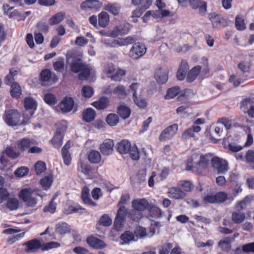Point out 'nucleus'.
Here are the masks:
<instances>
[{
  "label": "nucleus",
  "instance_id": "36",
  "mask_svg": "<svg viewBox=\"0 0 254 254\" xmlns=\"http://www.w3.org/2000/svg\"><path fill=\"white\" fill-rule=\"evenodd\" d=\"M56 231L61 235H64L70 232V226L64 222H59L55 227Z\"/></svg>",
  "mask_w": 254,
  "mask_h": 254
},
{
  "label": "nucleus",
  "instance_id": "17",
  "mask_svg": "<svg viewBox=\"0 0 254 254\" xmlns=\"http://www.w3.org/2000/svg\"><path fill=\"white\" fill-rule=\"evenodd\" d=\"M189 4L193 9H198L199 13L204 15L207 10V3L201 0H189Z\"/></svg>",
  "mask_w": 254,
  "mask_h": 254
},
{
  "label": "nucleus",
  "instance_id": "56",
  "mask_svg": "<svg viewBox=\"0 0 254 254\" xmlns=\"http://www.w3.org/2000/svg\"><path fill=\"white\" fill-rule=\"evenodd\" d=\"M56 198V196H53L52 198L48 205L45 206L43 208V211L44 212H50L51 214H53L55 212L56 210L57 204L54 202V200Z\"/></svg>",
  "mask_w": 254,
  "mask_h": 254
},
{
  "label": "nucleus",
  "instance_id": "31",
  "mask_svg": "<svg viewBox=\"0 0 254 254\" xmlns=\"http://www.w3.org/2000/svg\"><path fill=\"white\" fill-rule=\"evenodd\" d=\"M10 94L13 98L16 99H19L21 96L22 89L17 82H14L11 85Z\"/></svg>",
  "mask_w": 254,
  "mask_h": 254
},
{
  "label": "nucleus",
  "instance_id": "27",
  "mask_svg": "<svg viewBox=\"0 0 254 254\" xmlns=\"http://www.w3.org/2000/svg\"><path fill=\"white\" fill-rule=\"evenodd\" d=\"M33 139L28 137H24L17 142V147L21 151H28L33 143H32Z\"/></svg>",
  "mask_w": 254,
  "mask_h": 254
},
{
  "label": "nucleus",
  "instance_id": "12",
  "mask_svg": "<svg viewBox=\"0 0 254 254\" xmlns=\"http://www.w3.org/2000/svg\"><path fill=\"white\" fill-rule=\"evenodd\" d=\"M178 129V125L174 124L165 128L160 133L159 140L161 142L170 139L176 134Z\"/></svg>",
  "mask_w": 254,
  "mask_h": 254
},
{
  "label": "nucleus",
  "instance_id": "35",
  "mask_svg": "<svg viewBox=\"0 0 254 254\" xmlns=\"http://www.w3.org/2000/svg\"><path fill=\"white\" fill-rule=\"evenodd\" d=\"M118 115L123 119L125 120L129 118L131 114V110L125 105H120L117 109Z\"/></svg>",
  "mask_w": 254,
  "mask_h": 254
},
{
  "label": "nucleus",
  "instance_id": "62",
  "mask_svg": "<svg viewBox=\"0 0 254 254\" xmlns=\"http://www.w3.org/2000/svg\"><path fill=\"white\" fill-rule=\"evenodd\" d=\"M44 100L47 104L50 106L55 105L57 103L56 97L54 94L50 93L45 95Z\"/></svg>",
  "mask_w": 254,
  "mask_h": 254
},
{
  "label": "nucleus",
  "instance_id": "38",
  "mask_svg": "<svg viewBox=\"0 0 254 254\" xmlns=\"http://www.w3.org/2000/svg\"><path fill=\"white\" fill-rule=\"evenodd\" d=\"M231 238L226 237L219 242L218 247L223 251L229 252L231 248Z\"/></svg>",
  "mask_w": 254,
  "mask_h": 254
},
{
  "label": "nucleus",
  "instance_id": "43",
  "mask_svg": "<svg viewBox=\"0 0 254 254\" xmlns=\"http://www.w3.org/2000/svg\"><path fill=\"white\" fill-rule=\"evenodd\" d=\"M211 157V155L210 154H205L204 155H201L200 156V159L198 162L197 163V165L201 167L203 169L207 168L210 158Z\"/></svg>",
  "mask_w": 254,
  "mask_h": 254
},
{
  "label": "nucleus",
  "instance_id": "37",
  "mask_svg": "<svg viewBox=\"0 0 254 254\" xmlns=\"http://www.w3.org/2000/svg\"><path fill=\"white\" fill-rule=\"evenodd\" d=\"M109 104V100L106 97H102L97 101L92 103V105L97 109L103 110L106 108Z\"/></svg>",
  "mask_w": 254,
  "mask_h": 254
},
{
  "label": "nucleus",
  "instance_id": "8",
  "mask_svg": "<svg viewBox=\"0 0 254 254\" xmlns=\"http://www.w3.org/2000/svg\"><path fill=\"white\" fill-rule=\"evenodd\" d=\"M211 164L212 167L216 170L219 174H225L229 169L228 162L218 156L211 158Z\"/></svg>",
  "mask_w": 254,
  "mask_h": 254
},
{
  "label": "nucleus",
  "instance_id": "15",
  "mask_svg": "<svg viewBox=\"0 0 254 254\" xmlns=\"http://www.w3.org/2000/svg\"><path fill=\"white\" fill-rule=\"evenodd\" d=\"M102 6L101 0H85L81 3L80 7L84 10L92 9L98 11Z\"/></svg>",
  "mask_w": 254,
  "mask_h": 254
},
{
  "label": "nucleus",
  "instance_id": "58",
  "mask_svg": "<svg viewBox=\"0 0 254 254\" xmlns=\"http://www.w3.org/2000/svg\"><path fill=\"white\" fill-rule=\"evenodd\" d=\"M237 67L242 73H249L250 72L251 64L250 62H242L238 64Z\"/></svg>",
  "mask_w": 254,
  "mask_h": 254
},
{
  "label": "nucleus",
  "instance_id": "41",
  "mask_svg": "<svg viewBox=\"0 0 254 254\" xmlns=\"http://www.w3.org/2000/svg\"><path fill=\"white\" fill-rule=\"evenodd\" d=\"M64 12H60L56 13L49 19V24L54 25L59 23L64 19Z\"/></svg>",
  "mask_w": 254,
  "mask_h": 254
},
{
  "label": "nucleus",
  "instance_id": "25",
  "mask_svg": "<svg viewBox=\"0 0 254 254\" xmlns=\"http://www.w3.org/2000/svg\"><path fill=\"white\" fill-rule=\"evenodd\" d=\"M74 101L71 97H65L60 103L59 107L61 110L64 113L70 112L73 108Z\"/></svg>",
  "mask_w": 254,
  "mask_h": 254
},
{
  "label": "nucleus",
  "instance_id": "26",
  "mask_svg": "<svg viewBox=\"0 0 254 254\" xmlns=\"http://www.w3.org/2000/svg\"><path fill=\"white\" fill-rule=\"evenodd\" d=\"M96 116V111L91 108H88L82 112V120L86 123H90L94 120Z\"/></svg>",
  "mask_w": 254,
  "mask_h": 254
},
{
  "label": "nucleus",
  "instance_id": "34",
  "mask_svg": "<svg viewBox=\"0 0 254 254\" xmlns=\"http://www.w3.org/2000/svg\"><path fill=\"white\" fill-rule=\"evenodd\" d=\"M121 9V6L118 3H111L106 5L104 9L115 16L118 15Z\"/></svg>",
  "mask_w": 254,
  "mask_h": 254
},
{
  "label": "nucleus",
  "instance_id": "48",
  "mask_svg": "<svg viewBox=\"0 0 254 254\" xmlns=\"http://www.w3.org/2000/svg\"><path fill=\"white\" fill-rule=\"evenodd\" d=\"M93 88L89 85H84L81 90L82 96L85 98H90L94 94Z\"/></svg>",
  "mask_w": 254,
  "mask_h": 254
},
{
  "label": "nucleus",
  "instance_id": "22",
  "mask_svg": "<svg viewBox=\"0 0 254 254\" xmlns=\"http://www.w3.org/2000/svg\"><path fill=\"white\" fill-rule=\"evenodd\" d=\"M70 147V142L68 141L62 149V156L64 163L66 166H69L71 164L72 158L69 149Z\"/></svg>",
  "mask_w": 254,
  "mask_h": 254
},
{
  "label": "nucleus",
  "instance_id": "42",
  "mask_svg": "<svg viewBox=\"0 0 254 254\" xmlns=\"http://www.w3.org/2000/svg\"><path fill=\"white\" fill-rule=\"evenodd\" d=\"M251 203V199L249 197L247 196L244 199L237 202L235 205V209L238 212H241L242 210L246 208L248 205Z\"/></svg>",
  "mask_w": 254,
  "mask_h": 254
},
{
  "label": "nucleus",
  "instance_id": "59",
  "mask_svg": "<svg viewBox=\"0 0 254 254\" xmlns=\"http://www.w3.org/2000/svg\"><path fill=\"white\" fill-rule=\"evenodd\" d=\"M51 77L52 72L49 69H43L40 73V79L42 81H48Z\"/></svg>",
  "mask_w": 254,
  "mask_h": 254
},
{
  "label": "nucleus",
  "instance_id": "50",
  "mask_svg": "<svg viewBox=\"0 0 254 254\" xmlns=\"http://www.w3.org/2000/svg\"><path fill=\"white\" fill-rule=\"evenodd\" d=\"M246 218L245 214L241 212H234L232 214V220L236 224L241 223Z\"/></svg>",
  "mask_w": 254,
  "mask_h": 254
},
{
  "label": "nucleus",
  "instance_id": "47",
  "mask_svg": "<svg viewBox=\"0 0 254 254\" xmlns=\"http://www.w3.org/2000/svg\"><path fill=\"white\" fill-rule=\"evenodd\" d=\"M148 210H149L150 216L152 217L159 218L162 216V212L161 210L156 206L151 205L150 204V206H149Z\"/></svg>",
  "mask_w": 254,
  "mask_h": 254
},
{
  "label": "nucleus",
  "instance_id": "23",
  "mask_svg": "<svg viewBox=\"0 0 254 254\" xmlns=\"http://www.w3.org/2000/svg\"><path fill=\"white\" fill-rule=\"evenodd\" d=\"M110 87V86H109V87L107 89L106 93L107 94H116L120 99H124L127 95L126 87L123 85H119L113 90H109Z\"/></svg>",
  "mask_w": 254,
  "mask_h": 254
},
{
  "label": "nucleus",
  "instance_id": "55",
  "mask_svg": "<svg viewBox=\"0 0 254 254\" xmlns=\"http://www.w3.org/2000/svg\"><path fill=\"white\" fill-rule=\"evenodd\" d=\"M235 24L236 29L239 31L244 30L246 27L244 19L241 15H237L236 17Z\"/></svg>",
  "mask_w": 254,
  "mask_h": 254
},
{
  "label": "nucleus",
  "instance_id": "2",
  "mask_svg": "<svg viewBox=\"0 0 254 254\" xmlns=\"http://www.w3.org/2000/svg\"><path fill=\"white\" fill-rule=\"evenodd\" d=\"M117 151L121 154H129L133 160L137 161L140 158V152L135 144H132L127 139H123L116 145Z\"/></svg>",
  "mask_w": 254,
  "mask_h": 254
},
{
  "label": "nucleus",
  "instance_id": "46",
  "mask_svg": "<svg viewBox=\"0 0 254 254\" xmlns=\"http://www.w3.org/2000/svg\"><path fill=\"white\" fill-rule=\"evenodd\" d=\"M17 71L13 68L9 70V73L5 76L4 81V83L7 85H10L14 83V76L17 74Z\"/></svg>",
  "mask_w": 254,
  "mask_h": 254
},
{
  "label": "nucleus",
  "instance_id": "30",
  "mask_svg": "<svg viewBox=\"0 0 254 254\" xmlns=\"http://www.w3.org/2000/svg\"><path fill=\"white\" fill-rule=\"evenodd\" d=\"M64 137V133L60 130L57 129L51 140V143L53 146L57 148H60L63 144Z\"/></svg>",
  "mask_w": 254,
  "mask_h": 254
},
{
  "label": "nucleus",
  "instance_id": "54",
  "mask_svg": "<svg viewBox=\"0 0 254 254\" xmlns=\"http://www.w3.org/2000/svg\"><path fill=\"white\" fill-rule=\"evenodd\" d=\"M246 162L254 170V150H249L245 155Z\"/></svg>",
  "mask_w": 254,
  "mask_h": 254
},
{
  "label": "nucleus",
  "instance_id": "52",
  "mask_svg": "<svg viewBox=\"0 0 254 254\" xmlns=\"http://www.w3.org/2000/svg\"><path fill=\"white\" fill-rule=\"evenodd\" d=\"M128 31V29H126L125 27L122 25L118 26L112 31L111 35L115 37L119 35L127 34Z\"/></svg>",
  "mask_w": 254,
  "mask_h": 254
},
{
  "label": "nucleus",
  "instance_id": "9",
  "mask_svg": "<svg viewBox=\"0 0 254 254\" xmlns=\"http://www.w3.org/2000/svg\"><path fill=\"white\" fill-rule=\"evenodd\" d=\"M140 85L136 82L132 83L129 86V89L132 92V99L134 104L140 108L144 109L147 106L146 99L140 97H137V90Z\"/></svg>",
  "mask_w": 254,
  "mask_h": 254
},
{
  "label": "nucleus",
  "instance_id": "10",
  "mask_svg": "<svg viewBox=\"0 0 254 254\" xmlns=\"http://www.w3.org/2000/svg\"><path fill=\"white\" fill-rule=\"evenodd\" d=\"M128 213L127 209L125 206H121L119 207L114 223L115 229L119 230L123 227Z\"/></svg>",
  "mask_w": 254,
  "mask_h": 254
},
{
  "label": "nucleus",
  "instance_id": "28",
  "mask_svg": "<svg viewBox=\"0 0 254 254\" xmlns=\"http://www.w3.org/2000/svg\"><path fill=\"white\" fill-rule=\"evenodd\" d=\"M200 127L191 126L189 128L186 129L182 134V138L183 140H187L191 137H194V133H198L201 130Z\"/></svg>",
  "mask_w": 254,
  "mask_h": 254
},
{
  "label": "nucleus",
  "instance_id": "63",
  "mask_svg": "<svg viewBox=\"0 0 254 254\" xmlns=\"http://www.w3.org/2000/svg\"><path fill=\"white\" fill-rule=\"evenodd\" d=\"M252 102L250 98H246L240 103V108L245 113H247L249 108L252 106Z\"/></svg>",
  "mask_w": 254,
  "mask_h": 254
},
{
  "label": "nucleus",
  "instance_id": "60",
  "mask_svg": "<svg viewBox=\"0 0 254 254\" xmlns=\"http://www.w3.org/2000/svg\"><path fill=\"white\" fill-rule=\"evenodd\" d=\"M53 68L57 72L62 71L64 68V59L62 58H59L58 61L53 63Z\"/></svg>",
  "mask_w": 254,
  "mask_h": 254
},
{
  "label": "nucleus",
  "instance_id": "11",
  "mask_svg": "<svg viewBox=\"0 0 254 254\" xmlns=\"http://www.w3.org/2000/svg\"><path fill=\"white\" fill-rule=\"evenodd\" d=\"M24 107L26 110L25 114L29 116L28 120H29L34 114L37 108L36 101L31 97H26L24 100Z\"/></svg>",
  "mask_w": 254,
  "mask_h": 254
},
{
  "label": "nucleus",
  "instance_id": "3",
  "mask_svg": "<svg viewBox=\"0 0 254 254\" xmlns=\"http://www.w3.org/2000/svg\"><path fill=\"white\" fill-rule=\"evenodd\" d=\"M69 68L73 73H79L78 77L81 80L87 79L90 74L89 67L80 58L73 59L69 64Z\"/></svg>",
  "mask_w": 254,
  "mask_h": 254
},
{
  "label": "nucleus",
  "instance_id": "61",
  "mask_svg": "<svg viewBox=\"0 0 254 254\" xmlns=\"http://www.w3.org/2000/svg\"><path fill=\"white\" fill-rule=\"evenodd\" d=\"M29 170L27 167L22 166L18 168L14 172L15 176L19 178L23 177L28 175Z\"/></svg>",
  "mask_w": 254,
  "mask_h": 254
},
{
  "label": "nucleus",
  "instance_id": "49",
  "mask_svg": "<svg viewBox=\"0 0 254 254\" xmlns=\"http://www.w3.org/2000/svg\"><path fill=\"white\" fill-rule=\"evenodd\" d=\"M19 203L15 198H9L7 199L6 207L10 210H15L18 209Z\"/></svg>",
  "mask_w": 254,
  "mask_h": 254
},
{
  "label": "nucleus",
  "instance_id": "33",
  "mask_svg": "<svg viewBox=\"0 0 254 254\" xmlns=\"http://www.w3.org/2000/svg\"><path fill=\"white\" fill-rule=\"evenodd\" d=\"M77 171L85 175H89L92 171V167L89 164L84 163L80 159L77 163Z\"/></svg>",
  "mask_w": 254,
  "mask_h": 254
},
{
  "label": "nucleus",
  "instance_id": "19",
  "mask_svg": "<svg viewBox=\"0 0 254 254\" xmlns=\"http://www.w3.org/2000/svg\"><path fill=\"white\" fill-rule=\"evenodd\" d=\"M114 143L113 140L106 139L100 146V150L104 155H109L113 152Z\"/></svg>",
  "mask_w": 254,
  "mask_h": 254
},
{
  "label": "nucleus",
  "instance_id": "7",
  "mask_svg": "<svg viewBox=\"0 0 254 254\" xmlns=\"http://www.w3.org/2000/svg\"><path fill=\"white\" fill-rule=\"evenodd\" d=\"M208 18L211 22L212 27L220 29L228 25V21L216 12H211L208 14Z\"/></svg>",
  "mask_w": 254,
  "mask_h": 254
},
{
  "label": "nucleus",
  "instance_id": "13",
  "mask_svg": "<svg viewBox=\"0 0 254 254\" xmlns=\"http://www.w3.org/2000/svg\"><path fill=\"white\" fill-rule=\"evenodd\" d=\"M86 242L91 248L95 250L103 249L106 247L107 245L104 241L100 239L93 235L87 237Z\"/></svg>",
  "mask_w": 254,
  "mask_h": 254
},
{
  "label": "nucleus",
  "instance_id": "64",
  "mask_svg": "<svg viewBox=\"0 0 254 254\" xmlns=\"http://www.w3.org/2000/svg\"><path fill=\"white\" fill-rule=\"evenodd\" d=\"M5 153L9 158L12 159L17 158L20 156V153L16 152L11 146H7L5 149Z\"/></svg>",
  "mask_w": 254,
  "mask_h": 254
},
{
  "label": "nucleus",
  "instance_id": "4",
  "mask_svg": "<svg viewBox=\"0 0 254 254\" xmlns=\"http://www.w3.org/2000/svg\"><path fill=\"white\" fill-rule=\"evenodd\" d=\"M39 190H32L31 189H22L19 193V198L25 203L26 205L28 207H33L35 206L37 203V199L33 196L35 195H39L41 197L43 196L38 193Z\"/></svg>",
  "mask_w": 254,
  "mask_h": 254
},
{
  "label": "nucleus",
  "instance_id": "14",
  "mask_svg": "<svg viewBox=\"0 0 254 254\" xmlns=\"http://www.w3.org/2000/svg\"><path fill=\"white\" fill-rule=\"evenodd\" d=\"M146 51V48L145 45L142 43L138 42L133 44L130 49L129 54L133 58L137 59L144 55Z\"/></svg>",
  "mask_w": 254,
  "mask_h": 254
},
{
  "label": "nucleus",
  "instance_id": "53",
  "mask_svg": "<svg viewBox=\"0 0 254 254\" xmlns=\"http://www.w3.org/2000/svg\"><path fill=\"white\" fill-rule=\"evenodd\" d=\"M202 60L204 62V67L202 68H201L199 76L201 78L203 79L208 76V74L210 72V68L208 66L207 59L203 58Z\"/></svg>",
  "mask_w": 254,
  "mask_h": 254
},
{
  "label": "nucleus",
  "instance_id": "51",
  "mask_svg": "<svg viewBox=\"0 0 254 254\" xmlns=\"http://www.w3.org/2000/svg\"><path fill=\"white\" fill-rule=\"evenodd\" d=\"M107 123L111 126H116L119 121V117L115 114H109L106 118Z\"/></svg>",
  "mask_w": 254,
  "mask_h": 254
},
{
  "label": "nucleus",
  "instance_id": "44",
  "mask_svg": "<svg viewBox=\"0 0 254 254\" xmlns=\"http://www.w3.org/2000/svg\"><path fill=\"white\" fill-rule=\"evenodd\" d=\"M153 0H132L133 5H139L143 8V10L149 8L152 3Z\"/></svg>",
  "mask_w": 254,
  "mask_h": 254
},
{
  "label": "nucleus",
  "instance_id": "16",
  "mask_svg": "<svg viewBox=\"0 0 254 254\" xmlns=\"http://www.w3.org/2000/svg\"><path fill=\"white\" fill-rule=\"evenodd\" d=\"M168 68H158L155 71L154 77L158 84H163L165 83L168 79Z\"/></svg>",
  "mask_w": 254,
  "mask_h": 254
},
{
  "label": "nucleus",
  "instance_id": "6",
  "mask_svg": "<svg viewBox=\"0 0 254 254\" xmlns=\"http://www.w3.org/2000/svg\"><path fill=\"white\" fill-rule=\"evenodd\" d=\"M105 72L107 76L115 81H120L125 76L126 72L120 68H116L113 64H107L105 67Z\"/></svg>",
  "mask_w": 254,
  "mask_h": 254
},
{
  "label": "nucleus",
  "instance_id": "40",
  "mask_svg": "<svg viewBox=\"0 0 254 254\" xmlns=\"http://www.w3.org/2000/svg\"><path fill=\"white\" fill-rule=\"evenodd\" d=\"M143 217V212L133 208L128 213V217L135 222L139 221Z\"/></svg>",
  "mask_w": 254,
  "mask_h": 254
},
{
  "label": "nucleus",
  "instance_id": "57",
  "mask_svg": "<svg viewBox=\"0 0 254 254\" xmlns=\"http://www.w3.org/2000/svg\"><path fill=\"white\" fill-rule=\"evenodd\" d=\"M134 235L130 231H126L123 233L120 236V239L125 243H128L130 241L134 240Z\"/></svg>",
  "mask_w": 254,
  "mask_h": 254
},
{
  "label": "nucleus",
  "instance_id": "18",
  "mask_svg": "<svg viewBox=\"0 0 254 254\" xmlns=\"http://www.w3.org/2000/svg\"><path fill=\"white\" fill-rule=\"evenodd\" d=\"M131 205L133 208L142 212L146 209L148 210L149 206H150V204L147 200L144 198L133 199L132 201Z\"/></svg>",
  "mask_w": 254,
  "mask_h": 254
},
{
  "label": "nucleus",
  "instance_id": "21",
  "mask_svg": "<svg viewBox=\"0 0 254 254\" xmlns=\"http://www.w3.org/2000/svg\"><path fill=\"white\" fill-rule=\"evenodd\" d=\"M81 198L85 204L92 207L97 206V203L93 201L90 197L89 189L86 186L84 187L82 189Z\"/></svg>",
  "mask_w": 254,
  "mask_h": 254
},
{
  "label": "nucleus",
  "instance_id": "24",
  "mask_svg": "<svg viewBox=\"0 0 254 254\" xmlns=\"http://www.w3.org/2000/svg\"><path fill=\"white\" fill-rule=\"evenodd\" d=\"M189 69V65L186 60H183L180 65L177 72V78L179 80L182 81L186 77L187 70Z\"/></svg>",
  "mask_w": 254,
  "mask_h": 254
},
{
  "label": "nucleus",
  "instance_id": "29",
  "mask_svg": "<svg viewBox=\"0 0 254 254\" xmlns=\"http://www.w3.org/2000/svg\"><path fill=\"white\" fill-rule=\"evenodd\" d=\"M201 66L200 65H196L190 70L188 73L187 76V81L191 83L194 81L197 77L199 75Z\"/></svg>",
  "mask_w": 254,
  "mask_h": 254
},
{
  "label": "nucleus",
  "instance_id": "20",
  "mask_svg": "<svg viewBox=\"0 0 254 254\" xmlns=\"http://www.w3.org/2000/svg\"><path fill=\"white\" fill-rule=\"evenodd\" d=\"M168 196L175 199H182L185 197L186 193L179 187H172L168 191Z\"/></svg>",
  "mask_w": 254,
  "mask_h": 254
},
{
  "label": "nucleus",
  "instance_id": "32",
  "mask_svg": "<svg viewBox=\"0 0 254 254\" xmlns=\"http://www.w3.org/2000/svg\"><path fill=\"white\" fill-rule=\"evenodd\" d=\"M110 21L109 14L106 11H102L98 14V25L100 27H107Z\"/></svg>",
  "mask_w": 254,
  "mask_h": 254
},
{
  "label": "nucleus",
  "instance_id": "1",
  "mask_svg": "<svg viewBox=\"0 0 254 254\" xmlns=\"http://www.w3.org/2000/svg\"><path fill=\"white\" fill-rule=\"evenodd\" d=\"M25 247V251L26 253H35L41 250L42 252L57 248L60 246V244L57 242H50L44 243L38 239H33L26 241L23 244Z\"/></svg>",
  "mask_w": 254,
  "mask_h": 254
},
{
  "label": "nucleus",
  "instance_id": "39",
  "mask_svg": "<svg viewBox=\"0 0 254 254\" xmlns=\"http://www.w3.org/2000/svg\"><path fill=\"white\" fill-rule=\"evenodd\" d=\"M88 158L91 163L98 164L101 161V156L99 151L92 150L89 153Z\"/></svg>",
  "mask_w": 254,
  "mask_h": 254
},
{
  "label": "nucleus",
  "instance_id": "5",
  "mask_svg": "<svg viewBox=\"0 0 254 254\" xmlns=\"http://www.w3.org/2000/svg\"><path fill=\"white\" fill-rule=\"evenodd\" d=\"M20 114L16 109L6 110L3 116V119L9 126H16L25 125L26 123L20 122Z\"/></svg>",
  "mask_w": 254,
  "mask_h": 254
},
{
  "label": "nucleus",
  "instance_id": "45",
  "mask_svg": "<svg viewBox=\"0 0 254 254\" xmlns=\"http://www.w3.org/2000/svg\"><path fill=\"white\" fill-rule=\"evenodd\" d=\"M180 90V88L178 86H175L168 89L165 96V98L166 99H170L175 98L179 94Z\"/></svg>",
  "mask_w": 254,
  "mask_h": 254
}]
</instances>
